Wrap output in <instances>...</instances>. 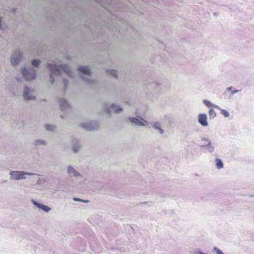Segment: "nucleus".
Returning a JSON list of instances; mask_svg holds the SVG:
<instances>
[{
  "instance_id": "ddd939ff",
  "label": "nucleus",
  "mask_w": 254,
  "mask_h": 254,
  "mask_svg": "<svg viewBox=\"0 0 254 254\" xmlns=\"http://www.w3.org/2000/svg\"><path fill=\"white\" fill-rule=\"evenodd\" d=\"M151 127L159 131V132L162 134L164 133V130L161 128V124L159 122H152L150 123Z\"/></svg>"
},
{
  "instance_id": "393cba45",
  "label": "nucleus",
  "mask_w": 254,
  "mask_h": 254,
  "mask_svg": "<svg viewBox=\"0 0 254 254\" xmlns=\"http://www.w3.org/2000/svg\"><path fill=\"white\" fill-rule=\"evenodd\" d=\"M73 200L75 201H79V202H88V200H83V199H81L80 198H77V197L73 198Z\"/></svg>"
},
{
  "instance_id": "f3484780",
  "label": "nucleus",
  "mask_w": 254,
  "mask_h": 254,
  "mask_svg": "<svg viewBox=\"0 0 254 254\" xmlns=\"http://www.w3.org/2000/svg\"><path fill=\"white\" fill-rule=\"evenodd\" d=\"M33 144L35 146L46 145V142L43 139H38L35 140Z\"/></svg>"
},
{
  "instance_id": "f257e3e1",
  "label": "nucleus",
  "mask_w": 254,
  "mask_h": 254,
  "mask_svg": "<svg viewBox=\"0 0 254 254\" xmlns=\"http://www.w3.org/2000/svg\"><path fill=\"white\" fill-rule=\"evenodd\" d=\"M49 68L51 72L50 81L51 84H53L54 82L53 76L60 75L62 71L65 72L69 77H73L72 70L66 64L57 65L56 64H49Z\"/></svg>"
},
{
  "instance_id": "4468645a",
  "label": "nucleus",
  "mask_w": 254,
  "mask_h": 254,
  "mask_svg": "<svg viewBox=\"0 0 254 254\" xmlns=\"http://www.w3.org/2000/svg\"><path fill=\"white\" fill-rule=\"evenodd\" d=\"M59 102L62 111L66 110L70 107L67 101L63 98L60 99Z\"/></svg>"
},
{
  "instance_id": "39448f33",
  "label": "nucleus",
  "mask_w": 254,
  "mask_h": 254,
  "mask_svg": "<svg viewBox=\"0 0 254 254\" xmlns=\"http://www.w3.org/2000/svg\"><path fill=\"white\" fill-rule=\"evenodd\" d=\"M105 108L107 114H109L110 116H111L110 114L112 111H114L115 113H118L122 111V108L115 104H112L111 105L110 104H106L105 105Z\"/></svg>"
},
{
  "instance_id": "a211bd4d",
  "label": "nucleus",
  "mask_w": 254,
  "mask_h": 254,
  "mask_svg": "<svg viewBox=\"0 0 254 254\" xmlns=\"http://www.w3.org/2000/svg\"><path fill=\"white\" fill-rule=\"evenodd\" d=\"M215 163L216 167L218 169H222L223 167V163L220 159L216 158Z\"/></svg>"
},
{
  "instance_id": "f8f14e48",
  "label": "nucleus",
  "mask_w": 254,
  "mask_h": 254,
  "mask_svg": "<svg viewBox=\"0 0 254 254\" xmlns=\"http://www.w3.org/2000/svg\"><path fill=\"white\" fill-rule=\"evenodd\" d=\"M23 96L24 98L26 100L33 99L34 97L33 91L28 87L25 86L24 89Z\"/></svg>"
},
{
  "instance_id": "0eeeda50",
  "label": "nucleus",
  "mask_w": 254,
  "mask_h": 254,
  "mask_svg": "<svg viewBox=\"0 0 254 254\" xmlns=\"http://www.w3.org/2000/svg\"><path fill=\"white\" fill-rule=\"evenodd\" d=\"M201 141L203 142V144L201 145V148L207 149L210 153L214 151V147L208 139L202 138Z\"/></svg>"
},
{
  "instance_id": "412c9836",
  "label": "nucleus",
  "mask_w": 254,
  "mask_h": 254,
  "mask_svg": "<svg viewBox=\"0 0 254 254\" xmlns=\"http://www.w3.org/2000/svg\"><path fill=\"white\" fill-rule=\"evenodd\" d=\"M220 111V113L223 115L225 118L228 117L230 115V114L228 111H227L226 110L221 109L220 108V109H218Z\"/></svg>"
},
{
  "instance_id": "b1692460",
  "label": "nucleus",
  "mask_w": 254,
  "mask_h": 254,
  "mask_svg": "<svg viewBox=\"0 0 254 254\" xmlns=\"http://www.w3.org/2000/svg\"><path fill=\"white\" fill-rule=\"evenodd\" d=\"M80 146L79 145H75L73 147V151L74 153H77L79 151Z\"/></svg>"
},
{
  "instance_id": "7ed1b4c3",
  "label": "nucleus",
  "mask_w": 254,
  "mask_h": 254,
  "mask_svg": "<svg viewBox=\"0 0 254 254\" xmlns=\"http://www.w3.org/2000/svg\"><path fill=\"white\" fill-rule=\"evenodd\" d=\"M20 72L26 80H32L36 77V71L33 67H22Z\"/></svg>"
},
{
  "instance_id": "20e7f679",
  "label": "nucleus",
  "mask_w": 254,
  "mask_h": 254,
  "mask_svg": "<svg viewBox=\"0 0 254 254\" xmlns=\"http://www.w3.org/2000/svg\"><path fill=\"white\" fill-rule=\"evenodd\" d=\"M80 127L88 131L97 130L99 128V124L95 121L87 122L81 123Z\"/></svg>"
},
{
  "instance_id": "7c9ffc66",
  "label": "nucleus",
  "mask_w": 254,
  "mask_h": 254,
  "mask_svg": "<svg viewBox=\"0 0 254 254\" xmlns=\"http://www.w3.org/2000/svg\"><path fill=\"white\" fill-rule=\"evenodd\" d=\"M232 88H233V87L231 86V87H230L228 88L227 90L228 91H230V90H231V89H232Z\"/></svg>"
},
{
  "instance_id": "bb28decb",
  "label": "nucleus",
  "mask_w": 254,
  "mask_h": 254,
  "mask_svg": "<svg viewBox=\"0 0 254 254\" xmlns=\"http://www.w3.org/2000/svg\"><path fill=\"white\" fill-rule=\"evenodd\" d=\"M214 250L217 253V254H224L221 251L217 248H214Z\"/></svg>"
},
{
  "instance_id": "1a4fd4ad",
  "label": "nucleus",
  "mask_w": 254,
  "mask_h": 254,
  "mask_svg": "<svg viewBox=\"0 0 254 254\" xmlns=\"http://www.w3.org/2000/svg\"><path fill=\"white\" fill-rule=\"evenodd\" d=\"M67 173L71 177H81V174L70 165L67 168Z\"/></svg>"
},
{
  "instance_id": "6e6552de",
  "label": "nucleus",
  "mask_w": 254,
  "mask_h": 254,
  "mask_svg": "<svg viewBox=\"0 0 254 254\" xmlns=\"http://www.w3.org/2000/svg\"><path fill=\"white\" fill-rule=\"evenodd\" d=\"M128 120L132 124L138 126L144 127L145 126V123H146L145 121L142 119H138L134 117L129 118Z\"/></svg>"
},
{
  "instance_id": "4be33fe9",
  "label": "nucleus",
  "mask_w": 254,
  "mask_h": 254,
  "mask_svg": "<svg viewBox=\"0 0 254 254\" xmlns=\"http://www.w3.org/2000/svg\"><path fill=\"white\" fill-rule=\"evenodd\" d=\"M45 129L47 131H54L56 129V127L55 126H52L50 125H45Z\"/></svg>"
},
{
  "instance_id": "423d86ee",
  "label": "nucleus",
  "mask_w": 254,
  "mask_h": 254,
  "mask_svg": "<svg viewBox=\"0 0 254 254\" xmlns=\"http://www.w3.org/2000/svg\"><path fill=\"white\" fill-rule=\"evenodd\" d=\"M22 55L19 51H14L11 56L10 62L12 65L17 64L21 59Z\"/></svg>"
},
{
  "instance_id": "cd10ccee",
  "label": "nucleus",
  "mask_w": 254,
  "mask_h": 254,
  "mask_svg": "<svg viewBox=\"0 0 254 254\" xmlns=\"http://www.w3.org/2000/svg\"><path fill=\"white\" fill-rule=\"evenodd\" d=\"M63 82H64V86L66 87L68 85V81L67 80H66V79H64L63 80Z\"/></svg>"
},
{
  "instance_id": "c756f323",
  "label": "nucleus",
  "mask_w": 254,
  "mask_h": 254,
  "mask_svg": "<svg viewBox=\"0 0 254 254\" xmlns=\"http://www.w3.org/2000/svg\"><path fill=\"white\" fill-rule=\"evenodd\" d=\"M238 91H238V90H235L231 92V95H234V94H235V93H236L238 92Z\"/></svg>"
},
{
  "instance_id": "5701e85b",
  "label": "nucleus",
  "mask_w": 254,
  "mask_h": 254,
  "mask_svg": "<svg viewBox=\"0 0 254 254\" xmlns=\"http://www.w3.org/2000/svg\"><path fill=\"white\" fill-rule=\"evenodd\" d=\"M40 63V61L38 60H34L32 62V65L35 67H38Z\"/></svg>"
},
{
  "instance_id": "dca6fc26",
  "label": "nucleus",
  "mask_w": 254,
  "mask_h": 254,
  "mask_svg": "<svg viewBox=\"0 0 254 254\" xmlns=\"http://www.w3.org/2000/svg\"><path fill=\"white\" fill-rule=\"evenodd\" d=\"M203 103L207 107H214V108H215L216 109H220V107H219L218 105H215V104L212 103L210 101H208L207 100H204L203 101Z\"/></svg>"
},
{
  "instance_id": "aec40b11",
  "label": "nucleus",
  "mask_w": 254,
  "mask_h": 254,
  "mask_svg": "<svg viewBox=\"0 0 254 254\" xmlns=\"http://www.w3.org/2000/svg\"><path fill=\"white\" fill-rule=\"evenodd\" d=\"M107 72L112 75L113 77L117 78V73L118 71L114 69H109L107 70Z\"/></svg>"
},
{
  "instance_id": "c85d7f7f",
  "label": "nucleus",
  "mask_w": 254,
  "mask_h": 254,
  "mask_svg": "<svg viewBox=\"0 0 254 254\" xmlns=\"http://www.w3.org/2000/svg\"><path fill=\"white\" fill-rule=\"evenodd\" d=\"M43 181L42 179L39 178L37 181V184L38 185H41L42 184Z\"/></svg>"
},
{
  "instance_id": "2eb2a0df",
  "label": "nucleus",
  "mask_w": 254,
  "mask_h": 254,
  "mask_svg": "<svg viewBox=\"0 0 254 254\" xmlns=\"http://www.w3.org/2000/svg\"><path fill=\"white\" fill-rule=\"evenodd\" d=\"M78 71L82 72L84 74L90 76L91 74V71L88 66H81L78 67Z\"/></svg>"
},
{
  "instance_id": "f03ea898",
  "label": "nucleus",
  "mask_w": 254,
  "mask_h": 254,
  "mask_svg": "<svg viewBox=\"0 0 254 254\" xmlns=\"http://www.w3.org/2000/svg\"><path fill=\"white\" fill-rule=\"evenodd\" d=\"M9 175L11 180L17 181L26 179L25 175L32 176L37 175L36 174L27 172L22 171H11L9 172Z\"/></svg>"
},
{
  "instance_id": "9b49d317",
  "label": "nucleus",
  "mask_w": 254,
  "mask_h": 254,
  "mask_svg": "<svg viewBox=\"0 0 254 254\" xmlns=\"http://www.w3.org/2000/svg\"><path fill=\"white\" fill-rule=\"evenodd\" d=\"M207 119V115L205 114H200L198 116V122L202 126L206 127L208 126Z\"/></svg>"
},
{
  "instance_id": "a878e982",
  "label": "nucleus",
  "mask_w": 254,
  "mask_h": 254,
  "mask_svg": "<svg viewBox=\"0 0 254 254\" xmlns=\"http://www.w3.org/2000/svg\"><path fill=\"white\" fill-rule=\"evenodd\" d=\"M83 78V79L86 81L89 84H92L93 83V81L92 80H91L90 79L88 78H85V77H82Z\"/></svg>"
},
{
  "instance_id": "9d476101",
  "label": "nucleus",
  "mask_w": 254,
  "mask_h": 254,
  "mask_svg": "<svg viewBox=\"0 0 254 254\" xmlns=\"http://www.w3.org/2000/svg\"><path fill=\"white\" fill-rule=\"evenodd\" d=\"M31 201L35 206L41 209L45 212H48L51 210V208H50L48 206L45 205L43 204L40 203L34 199L32 200Z\"/></svg>"
},
{
  "instance_id": "6ab92c4d",
  "label": "nucleus",
  "mask_w": 254,
  "mask_h": 254,
  "mask_svg": "<svg viewBox=\"0 0 254 254\" xmlns=\"http://www.w3.org/2000/svg\"><path fill=\"white\" fill-rule=\"evenodd\" d=\"M208 114L210 119H214L216 116V113L213 109H211L209 110Z\"/></svg>"
},
{
  "instance_id": "2f4dec72",
  "label": "nucleus",
  "mask_w": 254,
  "mask_h": 254,
  "mask_svg": "<svg viewBox=\"0 0 254 254\" xmlns=\"http://www.w3.org/2000/svg\"><path fill=\"white\" fill-rule=\"evenodd\" d=\"M148 203V202H144L143 203H144V204H146V203Z\"/></svg>"
}]
</instances>
